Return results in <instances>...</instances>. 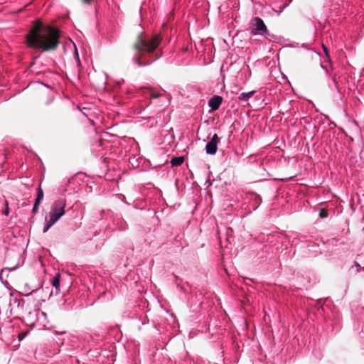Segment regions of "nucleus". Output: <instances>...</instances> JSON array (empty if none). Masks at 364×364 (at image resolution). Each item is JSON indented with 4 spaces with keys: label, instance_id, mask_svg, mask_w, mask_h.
<instances>
[{
    "label": "nucleus",
    "instance_id": "aec40b11",
    "mask_svg": "<svg viewBox=\"0 0 364 364\" xmlns=\"http://www.w3.org/2000/svg\"><path fill=\"white\" fill-rule=\"evenodd\" d=\"M328 215V211L324 209H321L319 212V217L321 218H326Z\"/></svg>",
    "mask_w": 364,
    "mask_h": 364
},
{
    "label": "nucleus",
    "instance_id": "f8f14e48",
    "mask_svg": "<svg viewBox=\"0 0 364 364\" xmlns=\"http://www.w3.org/2000/svg\"><path fill=\"white\" fill-rule=\"evenodd\" d=\"M255 92V90H252L247 92H242L238 95V100L240 101L246 102L254 95Z\"/></svg>",
    "mask_w": 364,
    "mask_h": 364
},
{
    "label": "nucleus",
    "instance_id": "f257e3e1",
    "mask_svg": "<svg viewBox=\"0 0 364 364\" xmlns=\"http://www.w3.org/2000/svg\"><path fill=\"white\" fill-rule=\"evenodd\" d=\"M27 45L34 49H41L43 52L55 50L58 43L57 31L50 26L44 25L41 21L34 22L32 28L26 38Z\"/></svg>",
    "mask_w": 364,
    "mask_h": 364
},
{
    "label": "nucleus",
    "instance_id": "c756f323",
    "mask_svg": "<svg viewBox=\"0 0 364 364\" xmlns=\"http://www.w3.org/2000/svg\"><path fill=\"white\" fill-rule=\"evenodd\" d=\"M64 333H65V331H60V332L57 331V332H56V334H60V335H61V334H64Z\"/></svg>",
    "mask_w": 364,
    "mask_h": 364
},
{
    "label": "nucleus",
    "instance_id": "473e14b6",
    "mask_svg": "<svg viewBox=\"0 0 364 364\" xmlns=\"http://www.w3.org/2000/svg\"><path fill=\"white\" fill-rule=\"evenodd\" d=\"M38 58V56H34V57H33V58H32V59H33V60L34 61V60H36Z\"/></svg>",
    "mask_w": 364,
    "mask_h": 364
},
{
    "label": "nucleus",
    "instance_id": "2eb2a0df",
    "mask_svg": "<svg viewBox=\"0 0 364 364\" xmlns=\"http://www.w3.org/2000/svg\"><path fill=\"white\" fill-rule=\"evenodd\" d=\"M43 196H44L43 191L40 184L37 188V193H36V197L35 201L37 202L38 203H41L43 199Z\"/></svg>",
    "mask_w": 364,
    "mask_h": 364
},
{
    "label": "nucleus",
    "instance_id": "7ed1b4c3",
    "mask_svg": "<svg viewBox=\"0 0 364 364\" xmlns=\"http://www.w3.org/2000/svg\"><path fill=\"white\" fill-rule=\"evenodd\" d=\"M66 200L60 198L50 206L48 218L57 223L65 213Z\"/></svg>",
    "mask_w": 364,
    "mask_h": 364
},
{
    "label": "nucleus",
    "instance_id": "6e6552de",
    "mask_svg": "<svg viewBox=\"0 0 364 364\" xmlns=\"http://www.w3.org/2000/svg\"><path fill=\"white\" fill-rule=\"evenodd\" d=\"M223 98L219 95H215L211 97L208 101V105L213 111L218 109L221 103Z\"/></svg>",
    "mask_w": 364,
    "mask_h": 364
},
{
    "label": "nucleus",
    "instance_id": "b1692460",
    "mask_svg": "<svg viewBox=\"0 0 364 364\" xmlns=\"http://www.w3.org/2000/svg\"><path fill=\"white\" fill-rule=\"evenodd\" d=\"M128 228V225L126 223H124V224L119 227V230L120 231H124Z\"/></svg>",
    "mask_w": 364,
    "mask_h": 364
},
{
    "label": "nucleus",
    "instance_id": "bb28decb",
    "mask_svg": "<svg viewBox=\"0 0 364 364\" xmlns=\"http://www.w3.org/2000/svg\"><path fill=\"white\" fill-rule=\"evenodd\" d=\"M37 291H38V289H33L30 293L26 294L24 296H29L32 295L33 294L36 293Z\"/></svg>",
    "mask_w": 364,
    "mask_h": 364
},
{
    "label": "nucleus",
    "instance_id": "412c9836",
    "mask_svg": "<svg viewBox=\"0 0 364 364\" xmlns=\"http://www.w3.org/2000/svg\"><path fill=\"white\" fill-rule=\"evenodd\" d=\"M41 203H38L37 202H34V204L33 205V208H32V213L33 214H36L37 213L38 210V207H39V205Z\"/></svg>",
    "mask_w": 364,
    "mask_h": 364
},
{
    "label": "nucleus",
    "instance_id": "0eeeda50",
    "mask_svg": "<svg viewBox=\"0 0 364 364\" xmlns=\"http://www.w3.org/2000/svg\"><path fill=\"white\" fill-rule=\"evenodd\" d=\"M173 141L174 137L172 134H170L167 132L164 134L162 132H161V144H164V146L161 147V149H164L167 151L169 149V147L171 146Z\"/></svg>",
    "mask_w": 364,
    "mask_h": 364
},
{
    "label": "nucleus",
    "instance_id": "72a5a7b5",
    "mask_svg": "<svg viewBox=\"0 0 364 364\" xmlns=\"http://www.w3.org/2000/svg\"><path fill=\"white\" fill-rule=\"evenodd\" d=\"M170 316L173 319V321L175 320V318H173V315L172 314H170Z\"/></svg>",
    "mask_w": 364,
    "mask_h": 364
},
{
    "label": "nucleus",
    "instance_id": "dca6fc26",
    "mask_svg": "<svg viewBox=\"0 0 364 364\" xmlns=\"http://www.w3.org/2000/svg\"><path fill=\"white\" fill-rule=\"evenodd\" d=\"M14 303L16 304L18 308H23L25 301L21 298H15L14 299Z\"/></svg>",
    "mask_w": 364,
    "mask_h": 364
},
{
    "label": "nucleus",
    "instance_id": "20e7f679",
    "mask_svg": "<svg viewBox=\"0 0 364 364\" xmlns=\"http://www.w3.org/2000/svg\"><path fill=\"white\" fill-rule=\"evenodd\" d=\"M36 326L38 330H43L48 328V320L47 318V314L40 309L39 306L36 305Z\"/></svg>",
    "mask_w": 364,
    "mask_h": 364
},
{
    "label": "nucleus",
    "instance_id": "5701e85b",
    "mask_svg": "<svg viewBox=\"0 0 364 364\" xmlns=\"http://www.w3.org/2000/svg\"><path fill=\"white\" fill-rule=\"evenodd\" d=\"M5 205H6V210H4V214L7 216L9 214V203L8 201H5Z\"/></svg>",
    "mask_w": 364,
    "mask_h": 364
},
{
    "label": "nucleus",
    "instance_id": "f704fd0d",
    "mask_svg": "<svg viewBox=\"0 0 364 364\" xmlns=\"http://www.w3.org/2000/svg\"><path fill=\"white\" fill-rule=\"evenodd\" d=\"M355 265H356L357 267H360V265H359V264H358V262H355Z\"/></svg>",
    "mask_w": 364,
    "mask_h": 364
},
{
    "label": "nucleus",
    "instance_id": "c9c22d12",
    "mask_svg": "<svg viewBox=\"0 0 364 364\" xmlns=\"http://www.w3.org/2000/svg\"><path fill=\"white\" fill-rule=\"evenodd\" d=\"M164 311H165L166 314H169V311H168V310H166V309H164Z\"/></svg>",
    "mask_w": 364,
    "mask_h": 364
},
{
    "label": "nucleus",
    "instance_id": "393cba45",
    "mask_svg": "<svg viewBox=\"0 0 364 364\" xmlns=\"http://www.w3.org/2000/svg\"><path fill=\"white\" fill-rule=\"evenodd\" d=\"M82 3L87 5H91L94 3L95 0H82Z\"/></svg>",
    "mask_w": 364,
    "mask_h": 364
},
{
    "label": "nucleus",
    "instance_id": "2f4dec72",
    "mask_svg": "<svg viewBox=\"0 0 364 364\" xmlns=\"http://www.w3.org/2000/svg\"><path fill=\"white\" fill-rule=\"evenodd\" d=\"M41 84L47 87H49V85L48 84H46V83H43L41 82Z\"/></svg>",
    "mask_w": 364,
    "mask_h": 364
},
{
    "label": "nucleus",
    "instance_id": "c85d7f7f",
    "mask_svg": "<svg viewBox=\"0 0 364 364\" xmlns=\"http://www.w3.org/2000/svg\"><path fill=\"white\" fill-rule=\"evenodd\" d=\"M322 47L323 48V51L327 57H329L328 52L327 48L323 44Z\"/></svg>",
    "mask_w": 364,
    "mask_h": 364
},
{
    "label": "nucleus",
    "instance_id": "a878e982",
    "mask_svg": "<svg viewBox=\"0 0 364 364\" xmlns=\"http://www.w3.org/2000/svg\"><path fill=\"white\" fill-rule=\"evenodd\" d=\"M333 84L335 88L336 89V90L339 92L340 90H339V87H338V83H337V82L336 81L335 79L333 80Z\"/></svg>",
    "mask_w": 364,
    "mask_h": 364
},
{
    "label": "nucleus",
    "instance_id": "9b49d317",
    "mask_svg": "<svg viewBox=\"0 0 364 364\" xmlns=\"http://www.w3.org/2000/svg\"><path fill=\"white\" fill-rule=\"evenodd\" d=\"M52 286L55 288V294H59L60 292V274L56 273L53 277L52 282Z\"/></svg>",
    "mask_w": 364,
    "mask_h": 364
},
{
    "label": "nucleus",
    "instance_id": "cd10ccee",
    "mask_svg": "<svg viewBox=\"0 0 364 364\" xmlns=\"http://www.w3.org/2000/svg\"><path fill=\"white\" fill-rule=\"evenodd\" d=\"M9 256H11V257H14L15 256V257L19 258V255L18 254H14H14L11 255V252H8L6 254V257H8Z\"/></svg>",
    "mask_w": 364,
    "mask_h": 364
},
{
    "label": "nucleus",
    "instance_id": "1a4fd4ad",
    "mask_svg": "<svg viewBox=\"0 0 364 364\" xmlns=\"http://www.w3.org/2000/svg\"><path fill=\"white\" fill-rule=\"evenodd\" d=\"M36 308L33 311H30L27 316L25 317V323L31 327V328H34L36 326Z\"/></svg>",
    "mask_w": 364,
    "mask_h": 364
},
{
    "label": "nucleus",
    "instance_id": "6ab92c4d",
    "mask_svg": "<svg viewBox=\"0 0 364 364\" xmlns=\"http://www.w3.org/2000/svg\"><path fill=\"white\" fill-rule=\"evenodd\" d=\"M29 332H30V330H26L25 331L20 333L18 334V340L22 341L23 339H24L27 336V335L29 333Z\"/></svg>",
    "mask_w": 364,
    "mask_h": 364
},
{
    "label": "nucleus",
    "instance_id": "4be33fe9",
    "mask_svg": "<svg viewBox=\"0 0 364 364\" xmlns=\"http://www.w3.org/2000/svg\"><path fill=\"white\" fill-rule=\"evenodd\" d=\"M53 100H54V97L53 96H50L46 101L45 105L48 106V105H50L53 102Z\"/></svg>",
    "mask_w": 364,
    "mask_h": 364
},
{
    "label": "nucleus",
    "instance_id": "9d476101",
    "mask_svg": "<svg viewBox=\"0 0 364 364\" xmlns=\"http://www.w3.org/2000/svg\"><path fill=\"white\" fill-rule=\"evenodd\" d=\"M171 103V95L161 89V107H166Z\"/></svg>",
    "mask_w": 364,
    "mask_h": 364
},
{
    "label": "nucleus",
    "instance_id": "423d86ee",
    "mask_svg": "<svg viewBox=\"0 0 364 364\" xmlns=\"http://www.w3.org/2000/svg\"><path fill=\"white\" fill-rule=\"evenodd\" d=\"M220 141V138L215 134L210 141H208L205 146V152L209 155H214L216 154L218 150V144Z\"/></svg>",
    "mask_w": 364,
    "mask_h": 364
},
{
    "label": "nucleus",
    "instance_id": "a211bd4d",
    "mask_svg": "<svg viewBox=\"0 0 364 364\" xmlns=\"http://www.w3.org/2000/svg\"><path fill=\"white\" fill-rule=\"evenodd\" d=\"M20 266V263L19 262L14 266L13 267H5L4 269H1V274H0V277H1V274L2 273L6 270V271H8V270H15L18 267Z\"/></svg>",
    "mask_w": 364,
    "mask_h": 364
},
{
    "label": "nucleus",
    "instance_id": "7c9ffc66",
    "mask_svg": "<svg viewBox=\"0 0 364 364\" xmlns=\"http://www.w3.org/2000/svg\"><path fill=\"white\" fill-rule=\"evenodd\" d=\"M304 237L303 236H301L299 238V240L303 242L304 240H303Z\"/></svg>",
    "mask_w": 364,
    "mask_h": 364
},
{
    "label": "nucleus",
    "instance_id": "ddd939ff",
    "mask_svg": "<svg viewBox=\"0 0 364 364\" xmlns=\"http://www.w3.org/2000/svg\"><path fill=\"white\" fill-rule=\"evenodd\" d=\"M56 223L53 221V220L50 219L47 216L45 218V223L43 228V232L46 233L47 232L50 228L54 225Z\"/></svg>",
    "mask_w": 364,
    "mask_h": 364
},
{
    "label": "nucleus",
    "instance_id": "39448f33",
    "mask_svg": "<svg viewBox=\"0 0 364 364\" xmlns=\"http://www.w3.org/2000/svg\"><path fill=\"white\" fill-rule=\"evenodd\" d=\"M253 26L255 27L252 31L251 33L254 36L257 35H268L269 31L268 29L264 24L263 20L259 17H255L252 19Z\"/></svg>",
    "mask_w": 364,
    "mask_h": 364
},
{
    "label": "nucleus",
    "instance_id": "f3484780",
    "mask_svg": "<svg viewBox=\"0 0 364 364\" xmlns=\"http://www.w3.org/2000/svg\"><path fill=\"white\" fill-rule=\"evenodd\" d=\"M254 200H255V203H257V205L252 208V210H256L259 208V206L260 205V204L262 203V198L259 196L256 195L255 196Z\"/></svg>",
    "mask_w": 364,
    "mask_h": 364
},
{
    "label": "nucleus",
    "instance_id": "f03ea898",
    "mask_svg": "<svg viewBox=\"0 0 364 364\" xmlns=\"http://www.w3.org/2000/svg\"><path fill=\"white\" fill-rule=\"evenodd\" d=\"M159 46L158 36L146 38L141 33L138 35L137 41L134 44L135 55L132 57V61L138 66H146L151 64L159 57L156 50Z\"/></svg>",
    "mask_w": 364,
    "mask_h": 364
},
{
    "label": "nucleus",
    "instance_id": "4468645a",
    "mask_svg": "<svg viewBox=\"0 0 364 364\" xmlns=\"http://www.w3.org/2000/svg\"><path fill=\"white\" fill-rule=\"evenodd\" d=\"M184 161V157L183 156H173L171 159V164L172 166H181Z\"/></svg>",
    "mask_w": 364,
    "mask_h": 364
},
{
    "label": "nucleus",
    "instance_id": "e433bc0d",
    "mask_svg": "<svg viewBox=\"0 0 364 364\" xmlns=\"http://www.w3.org/2000/svg\"><path fill=\"white\" fill-rule=\"evenodd\" d=\"M363 310H364V309H363Z\"/></svg>",
    "mask_w": 364,
    "mask_h": 364
}]
</instances>
